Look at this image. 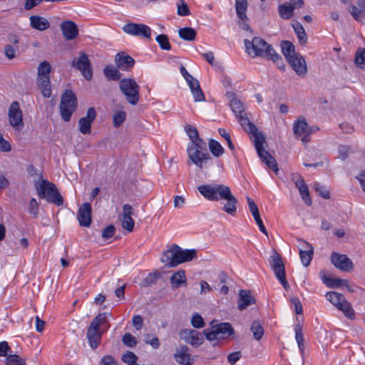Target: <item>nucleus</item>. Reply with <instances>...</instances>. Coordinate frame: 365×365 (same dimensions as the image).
Here are the masks:
<instances>
[{
  "instance_id": "13",
  "label": "nucleus",
  "mask_w": 365,
  "mask_h": 365,
  "mask_svg": "<svg viewBox=\"0 0 365 365\" xmlns=\"http://www.w3.org/2000/svg\"><path fill=\"white\" fill-rule=\"evenodd\" d=\"M291 179L298 188L300 195L304 203L308 206L312 205V200L309 197V192L307 185L299 173H295L291 175Z\"/></svg>"
},
{
  "instance_id": "21",
  "label": "nucleus",
  "mask_w": 365,
  "mask_h": 365,
  "mask_svg": "<svg viewBox=\"0 0 365 365\" xmlns=\"http://www.w3.org/2000/svg\"><path fill=\"white\" fill-rule=\"evenodd\" d=\"M61 29L66 40H73L78 34V27L72 21H63L61 25Z\"/></svg>"
},
{
  "instance_id": "16",
  "label": "nucleus",
  "mask_w": 365,
  "mask_h": 365,
  "mask_svg": "<svg viewBox=\"0 0 365 365\" xmlns=\"http://www.w3.org/2000/svg\"><path fill=\"white\" fill-rule=\"evenodd\" d=\"M134 58L125 52H119L115 56L116 67L123 71H130L135 65Z\"/></svg>"
},
{
  "instance_id": "12",
  "label": "nucleus",
  "mask_w": 365,
  "mask_h": 365,
  "mask_svg": "<svg viewBox=\"0 0 365 365\" xmlns=\"http://www.w3.org/2000/svg\"><path fill=\"white\" fill-rule=\"evenodd\" d=\"M123 30L128 34L150 38L151 29L145 24L129 23L123 26Z\"/></svg>"
},
{
  "instance_id": "38",
  "label": "nucleus",
  "mask_w": 365,
  "mask_h": 365,
  "mask_svg": "<svg viewBox=\"0 0 365 365\" xmlns=\"http://www.w3.org/2000/svg\"><path fill=\"white\" fill-rule=\"evenodd\" d=\"M178 34L180 37L185 41H193L196 37V31L191 27L180 29L178 31Z\"/></svg>"
},
{
  "instance_id": "46",
  "label": "nucleus",
  "mask_w": 365,
  "mask_h": 365,
  "mask_svg": "<svg viewBox=\"0 0 365 365\" xmlns=\"http://www.w3.org/2000/svg\"><path fill=\"white\" fill-rule=\"evenodd\" d=\"M266 59L272 60L281 71L285 70V64L281 56L274 50Z\"/></svg>"
},
{
  "instance_id": "52",
  "label": "nucleus",
  "mask_w": 365,
  "mask_h": 365,
  "mask_svg": "<svg viewBox=\"0 0 365 365\" xmlns=\"http://www.w3.org/2000/svg\"><path fill=\"white\" fill-rule=\"evenodd\" d=\"M126 118V113L120 110L118 111L113 115V125L118 128L122 125Z\"/></svg>"
},
{
  "instance_id": "27",
  "label": "nucleus",
  "mask_w": 365,
  "mask_h": 365,
  "mask_svg": "<svg viewBox=\"0 0 365 365\" xmlns=\"http://www.w3.org/2000/svg\"><path fill=\"white\" fill-rule=\"evenodd\" d=\"M322 280L323 283L327 287H328L329 288H337V287H339L343 285H344L347 287H349V285H348L349 282L346 279H341L339 278H333L331 277L323 275L322 277Z\"/></svg>"
},
{
  "instance_id": "24",
  "label": "nucleus",
  "mask_w": 365,
  "mask_h": 365,
  "mask_svg": "<svg viewBox=\"0 0 365 365\" xmlns=\"http://www.w3.org/2000/svg\"><path fill=\"white\" fill-rule=\"evenodd\" d=\"M102 333L100 330L96 329V328L88 327L86 336L92 349H96L100 344Z\"/></svg>"
},
{
  "instance_id": "37",
  "label": "nucleus",
  "mask_w": 365,
  "mask_h": 365,
  "mask_svg": "<svg viewBox=\"0 0 365 365\" xmlns=\"http://www.w3.org/2000/svg\"><path fill=\"white\" fill-rule=\"evenodd\" d=\"M296 8L287 4H280L278 9L279 14L282 19H289L293 15L294 9Z\"/></svg>"
},
{
  "instance_id": "63",
  "label": "nucleus",
  "mask_w": 365,
  "mask_h": 365,
  "mask_svg": "<svg viewBox=\"0 0 365 365\" xmlns=\"http://www.w3.org/2000/svg\"><path fill=\"white\" fill-rule=\"evenodd\" d=\"M339 158L344 160L349 157L350 147L347 145H339L338 148Z\"/></svg>"
},
{
  "instance_id": "43",
  "label": "nucleus",
  "mask_w": 365,
  "mask_h": 365,
  "mask_svg": "<svg viewBox=\"0 0 365 365\" xmlns=\"http://www.w3.org/2000/svg\"><path fill=\"white\" fill-rule=\"evenodd\" d=\"M354 62L360 68H365V49L359 47L355 53Z\"/></svg>"
},
{
  "instance_id": "20",
  "label": "nucleus",
  "mask_w": 365,
  "mask_h": 365,
  "mask_svg": "<svg viewBox=\"0 0 365 365\" xmlns=\"http://www.w3.org/2000/svg\"><path fill=\"white\" fill-rule=\"evenodd\" d=\"M186 345L180 346L174 354L175 360L181 365H191L194 363V357L188 353Z\"/></svg>"
},
{
  "instance_id": "45",
  "label": "nucleus",
  "mask_w": 365,
  "mask_h": 365,
  "mask_svg": "<svg viewBox=\"0 0 365 365\" xmlns=\"http://www.w3.org/2000/svg\"><path fill=\"white\" fill-rule=\"evenodd\" d=\"M110 314H108L107 312L100 313L98 314L91 322L89 327L96 328V329L99 330V327L101 325L103 324L106 322L107 315Z\"/></svg>"
},
{
  "instance_id": "33",
  "label": "nucleus",
  "mask_w": 365,
  "mask_h": 365,
  "mask_svg": "<svg viewBox=\"0 0 365 365\" xmlns=\"http://www.w3.org/2000/svg\"><path fill=\"white\" fill-rule=\"evenodd\" d=\"M293 29L297 36L300 45L304 46L307 43V35L302 25L299 22L293 24Z\"/></svg>"
},
{
  "instance_id": "29",
  "label": "nucleus",
  "mask_w": 365,
  "mask_h": 365,
  "mask_svg": "<svg viewBox=\"0 0 365 365\" xmlns=\"http://www.w3.org/2000/svg\"><path fill=\"white\" fill-rule=\"evenodd\" d=\"M293 130L296 137H299L308 132V123L304 118L300 117L298 118L294 123Z\"/></svg>"
},
{
  "instance_id": "7",
  "label": "nucleus",
  "mask_w": 365,
  "mask_h": 365,
  "mask_svg": "<svg viewBox=\"0 0 365 365\" xmlns=\"http://www.w3.org/2000/svg\"><path fill=\"white\" fill-rule=\"evenodd\" d=\"M119 88L130 104L135 106L138 103L140 86L134 79L130 78L120 79Z\"/></svg>"
},
{
  "instance_id": "1",
  "label": "nucleus",
  "mask_w": 365,
  "mask_h": 365,
  "mask_svg": "<svg viewBox=\"0 0 365 365\" xmlns=\"http://www.w3.org/2000/svg\"><path fill=\"white\" fill-rule=\"evenodd\" d=\"M199 192L210 201L225 200L222 210L234 216L237 212V199L232 195L230 188L223 184H207L197 187Z\"/></svg>"
},
{
  "instance_id": "58",
  "label": "nucleus",
  "mask_w": 365,
  "mask_h": 365,
  "mask_svg": "<svg viewBox=\"0 0 365 365\" xmlns=\"http://www.w3.org/2000/svg\"><path fill=\"white\" fill-rule=\"evenodd\" d=\"M191 324L195 328H202L205 326V322L202 317L197 313H195L192 319Z\"/></svg>"
},
{
  "instance_id": "34",
  "label": "nucleus",
  "mask_w": 365,
  "mask_h": 365,
  "mask_svg": "<svg viewBox=\"0 0 365 365\" xmlns=\"http://www.w3.org/2000/svg\"><path fill=\"white\" fill-rule=\"evenodd\" d=\"M215 328L218 334H222V337L230 336L234 333V329L232 325L228 322H222L216 325Z\"/></svg>"
},
{
  "instance_id": "54",
  "label": "nucleus",
  "mask_w": 365,
  "mask_h": 365,
  "mask_svg": "<svg viewBox=\"0 0 365 365\" xmlns=\"http://www.w3.org/2000/svg\"><path fill=\"white\" fill-rule=\"evenodd\" d=\"M123 343L128 347H134L137 344V340L130 333H125L122 338Z\"/></svg>"
},
{
  "instance_id": "26",
  "label": "nucleus",
  "mask_w": 365,
  "mask_h": 365,
  "mask_svg": "<svg viewBox=\"0 0 365 365\" xmlns=\"http://www.w3.org/2000/svg\"><path fill=\"white\" fill-rule=\"evenodd\" d=\"M304 245L305 250H300L299 257L304 267H308L310 264V262L312 259L313 247L310 244L307 242H304Z\"/></svg>"
},
{
  "instance_id": "4",
  "label": "nucleus",
  "mask_w": 365,
  "mask_h": 365,
  "mask_svg": "<svg viewBox=\"0 0 365 365\" xmlns=\"http://www.w3.org/2000/svg\"><path fill=\"white\" fill-rule=\"evenodd\" d=\"M244 43L247 52L252 57L259 56L267 58L274 50L272 45L260 37H254L252 41L245 39Z\"/></svg>"
},
{
  "instance_id": "50",
  "label": "nucleus",
  "mask_w": 365,
  "mask_h": 365,
  "mask_svg": "<svg viewBox=\"0 0 365 365\" xmlns=\"http://www.w3.org/2000/svg\"><path fill=\"white\" fill-rule=\"evenodd\" d=\"M185 130L192 142L195 140L202 142V139L199 138V133L195 127L188 124L185 126Z\"/></svg>"
},
{
  "instance_id": "11",
  "label": "nucleus",
  "mask_w": 365,
  "mask_h": 365,
  "mask_svg": "<svg viewBox=\"0 0 365 365\" xmlns=\"http://www.w3.org/2000/svg\"><path fill=\"white\" fill-rule=\"evenodd\" d=\"M9 118L11 126L20 130L24 127L23 114L19 102L14 101L9 108Z\"/></svg>"
},
{
  "instance_id": "17",
  "label": "nucleus",
  "mask_w": 365,
  "mask_h": 365,
  "mask_svg": "<svg viewBox=\"0 0 365 365\" xmlns=\"http://www.w3.org/2000/svg\"><path fill=\"white\" fill-rule=\"evenodd\" d=\"M63 197L58 190L56 185L47 180V202L52 203L57 207L63 205Z\"/></svg>"
},
{
  "instance_id": "61",
  "label": "nucleus",
  "mask_w": 365,
  "mask_h": 365,
  "mask_svg": "<svg viewBox=\"0 0 365 365\" xmlns=\"http://www.w3.org/2000/svg\"><path fill=\"white\" fill-rule=\"evenodd\" d=\"M36 187L38 196L41 198L46 197V180L42 179L39 185L36 182Z\"/></svg>"
},
{
  "instance_id": "56",
  "label": "nucleus",
  "mask_w": 365,
  "mask_h": 365,
  "mask_svg": "<svg viewBox=\"0 0 365 365\" xmlns=\"http://www.w3.org/2000/svg\"><path fill=\"white\" fill-rule=\"evenodd\" d=\"M314 188L316 190V192H319V195L322 196L323 198H330V193L329 190H327L325 187L321 185L319 182L314 183Z\"/></svg>"
},
{
  "instance_id": "28",
  "label": "nucleus",
  "mask_w": 365,
  "mask_h": 365,
  "mask_svg": "<svg viewBox=\"0 0 365 365\" xmlns=\"http://www.w3.org/2000/svg\"><path fill=\"white\" fill-rule=\"evenodd\" d=\"M103 74L108 81H118L122 74L117 67L113 65H108L103 68Z\"/></svg>"
},
{
  "instance_id": "44",
  "label": "nucleus",
  "mask_w": 365,
  "mask_h": 365,
  "mask_svg": "<svg viewBox=\"0 0 365 365\" xmlns=\"http://www.w3.org/2000/svg\"><path fill=\"white\" fill-rule=\"evenodd\" d=\"M30 21L32 28L40 31L46 30V21H43V18L38 16H31Z\"/></svg>"
},
{
  "instance_id": "42",
  "label": "nucleus",
  "mask_w": 365,
  "mask_h": 365,
  "mask_svg": "<svg viewBox=\"0 0 365 365\" xmlns=\"http://www.w3.org/2000/svg\"><path fill=\"white\" fill-rule=\"evenodd\" d=\"M349 9L351 15L356 21L361 23H365V16L364 15V13H365L364 11H361V9L353 4L349 6Z\"/></svg>"
},
{
  "instance_id": "36",
  "label": "nucleus",
  "mask_w": 365,
  "mask_h": 365,
  "mask_svg": "<svg viewBox=\"0 0 365 365\" xmlns=\"http://www.w3.org/2000/svg\"><path fill=\"white\" fill-rule=\"evenodd\" d=\"M282 50L284 55L287 61H288L289 57H294L297 53L295 52V48L293 43L288 41H284L282 42Z\"/></svg>"
},
{
  "instance_id": "8",
  "label": "nucleus",
  "mask_w": 365,
  "mask_h": 365,
  "mask_svg": "<svg viewBox=\"0 0 365 365\" xmlns=\"http://www.w3.org/2000/svg\"><path fill=\"white\" fill-rule=\"evenodd\" d=\"M230 106L232 112L235 114L236 118L238 119L241 126L245 131L248 133H255L257 131V128L251 123L247 118L241 101L236 98H233L230 101Z\"/></svg>"
},
{
  "instance_id": "6",
  "label": "nucleus",
  "mask_w": 365,
  "mask_h": 365,
  "mask_svg": "<svg viewBox=\"0 0 365 365\" xmlns=\"http://www.w3.org/2000/svg\"><path fill=\"white\" fill-rule=\"evenodd\" d=\"M76 108L77 98L76 94L71 90L66 89L62 94L60 103V113L62 119L68 122Z\"/></svg>"
},
{
  "instance_id": "40",
  "label": "nucleus",
  "mask_w": 365,
  "mask_h": 365,
  "mask_svg": "<svg viewBox=\"0 0 365 365\" xmlns=\"http://www.w3.org/2000/svg\"><path fill=\"white\" fill-rule=\"evenodd\" d=\"M326 298L334 307H337L340 304V303L344 299L345 297L344 294L336 292H328L326 294Z\"/></svg>"
},
{
  "instance_id": "32",
  "label": "nucleus",
  "mask_w": 365,
  "mask_h": 365,
  "mask_svg": "<svg viewBox=\"0 0 365 365\" xmlns=\"http://www.w3.org/2000/svg\"><path fill=\"white\" fill-rule=\"evenodd\" d=\"M295 339L302 358L304 356V336L302 332V327L299 324H297L294 327Z\"/></svg>"
},
{
  "instance_id": "51",
  "label": "nucleus",
  "mask_w": 365,
  "mask_h": 365,
  "mask_svg": "<svg viewBox=\"0 0 365 365\" xmlns=\"http://www.w3.org/2000/svg\"><path fill=\"white\" fill-rule=\"evenodd\" d=\"M6 365H25L24 361L16 354H11L7 356L6 359Z\"/></svg>"
},
{
  "instance_id": "55",
  "label": "nucleus",
  "mask_w": 365,
  "mask_h": 365,
  "mask_svg": "<svg viewBox=\"0 0 365 365\" xmlns=\"http://www.w3.org/2000/svg\"><path fill=\"white\" fill-rule=\"evenodd\" d=\"M218 133L227 141L228 148L231 150H235V145H234V144L232 142L231 136H230V133H227L225 129L222 128L218 129Z\"/></svg>"
},
{
  "instance_id": "47",
  "label": "nucleus",
  "mask_w": 365,
  "mask_h": 365,
  "mask_svg": "<svg viewBox=\"0 0 365 365\" xmlns=\"http://www.w3.org/2000/svg\"><path fill=\"white\" fill-rule=\"evenodd\" d=\"M155 40L162 50L170 51L171 49V45L167 35H158Z\"/></svg>"
},
{
  "instance_id": "30",
  "label": "nucleus",
  "mask_w": 365,
  "mask_h": 365,
  "mask_svg": "<svg viewBox=\"0 0 365 365\" xmlns=\"http://www.w3.org/2000/svg\"><path fill=\"white\" fill-rule=\"evenodd\" d=\"M336 308L341 311L348 319H354L355 318V312L351 304L346 299V298H344Z\"/></svg>"
},
{
  "instance_id": "53",
  "label": "nucleus",
  "mask_w": 365,
  "mask_h": 365,
  "mask_svg": "<svg viewBox=\"0 0 365 365\" xmlns=\"http://www.w3.org/2000/svg\"><path fill=\"white\" fill-rule=\"evenodd\" d=\"M178 14L181 16L190 15V11L187 4L183 1L180 0L178 4Z\"/></svg>"
},
{
  "instance_id": "10",
  "label": "nucleus",
  "mask_w": 365,
  "mask_h": 365,
  "mask_svg": "<svg viewBox=\"0 0 365 365\" xmlns=\"http://www.w3.org/2000/svg\"><path fill=\"white\" fill-rule=\"evenodd\" d=\"M71 65V67L79 71L87 81L92 79L93 67L88 55L85 52L81 51L78 56L72 60Z\"/></svg>"
},
{
  "instance_id": "41",
  "label": "nucleus",
  "mask_w": 365,
  "mask_h": 365,
  "mask_svg": "<svg viewBox=\"0 0 365 365\" xmlns=\"http://www.w3.org/2000/svg\"><path fill=\"white\" fill-rule=\"evenodd\" d=\"M208 144L210 150L215 157L218 158L224 153L225 149L218 141L210 139Z\"/></svg>"
},
{
  "instance_id": "9",
  "label": "nucleus",
  "mask_w": 365,
  "mask_h": 365,
  "mask_svg": "<svg viewBox=\"0 0 365 365\" xmlns=\"http://www.w3.org/2000/svg\"><path fill=\"white\" fill-rule=\"evenodd\" d=\"M269 261L275 277L280 282L283 287L288 290L290 286L286 279L284 264L281 255L276 250H274L273 255L270 257Z\"/></svg>"
},
{
  "instance_id": "22",
  "label": "nucleus",
  "mask_w": 365,
  "mask_h": 365,
  "mask_svg": "<svg viewBox=\"0 0 365 365\" xmlns=\"http://www.w3.org/2000/svg\"><path fill=\"white\" fill-rule=\"evenodd\" d=\"M256 300L252 295L251 291L247 289H241L239 292V300L237 307L240 310H244L247 307L255 304Z\"/></svg>"
},
{
  "instance_id": "5",
  "label": "nucleus",
  "mask_w": 365,
  "mask_h": 365,
  "mask_svg": "<svg viewBox=\"0 0 365 365\" xmlns=\"http://www.w3.org/2000/svg\"><path fill=\"white\" fill-rule=\"evenodd\" d=\"M250 133L252 134L255 138V147L262 161L264 162L269 168L277 174L279 169L275 159L263 148V144L264 143V136L259 133L258 130L255 133Z\"/></svg>"
},
{
  "instance_id": "64",
  "label": "nucleus",
  "mask_w": 365,
  "mask_h": 365,
  "mask_svg": "<svg viewBox=\"0 0 365 365\" xmlns=\"http://www.w3.org/2000/svg\"><path fill=\"white\" fill-rule=\"evenodd\" d=\"M291 303L294 306L295 312L297 314H302L303 309L299 299L297 297H293L290 299Z\"/></svg>"
},
{
  "instance_id": "19",
  "label": "nucleus",
  "mask_w": 365,
  "mask_h": 365,
  "mask_svg": "<svg viewBox=\"0 0 365 365\" xmlns=\"http://www.w3.org/2000/svg\"><path fill=\"white\" fill-rule=\"evenodd\" d=\"M288 63L298 76L304 77L307 74V63L300 54H297L294 57H289Z\"/></svg>"
},
{
  "instance_id": "57",
  "label": "nucleus",
  "mask_w": 365,
  "mask_h": 365,
  "mask_svg": "<svg viewBox=\"0 0 365 365\" xmlns=\"http://www.w3.org/2000/svg\"><path fill=\"white\" fill-rule=\"evenodd\" d=\"M115 232V227L113 225H108L102 231V237L104 240L111 238Z\"/></svg>"
},
{
  "instance_id": "35",
  "label": "nucleus",
  "mask_w": 365,
  "mask_h": 365,
  "mask_svg": "<svg viewBox=\"0 0 365 365\" xmlns=\"http://www.w3.org/2000/svg\"><path fill=\"white\" fill-rule=\"evenodd\" d=\"M247 8V0H235L236 13L239 19L245 20L247 19L246 11Z\"/></svg>"
},
{
  "instance_id": "14",
  "label": "nucleus",
  "mask_w": 365,
  "mask_h": 365,
  "mask_svg": "<svg viewBox=\"0 0 365 365\" xmlns=\"http://www.w3.org/2000/svg\"><path fill=\"white\" fill-rule=\"evenodd\" d=\"M96 117V111L95 108L91 107L88 109L86 115L81 118L78 120L79 131L84 134H90L91 132V125Z\"/></svg>"
},
{
  "instance_id": "62",
  "label": "nucleus",
  "mask_w": 365,
  "mask_h": 365,
  "mask_svg": "<svg viewBox=\"0 0 365 365\" xmlns=\"http://www.w3.org/2000/svg\"><path fill=\"white\" fill-rule=\"evenodd\" d=\"M191 93L193 96L195 101L199 102L205 100V95L200 88V86H199V88L194 89L191 91Z\"/></svg>"
},
{
  "instance_id": "59",
  "label": "nucleus",
  "mask_w": 365,
  "mask_h": 365,
  "mask_svg": "<svg viewBox=\"0 0 365 365\" xmlns=\"http://www.w3.org/2000/svg\"><path fill=\"white\" fill-rule=\"evenodd\" d=\"M134 224H135L134 220H133V218L131 217H123L122 226L126 230H128L129 232L133 231Z\"/></svg>"
},
{
  "instance_id": "49",
  "label": "nucleus",
  "mask_w": 365,
  "mask_h": 365,
  "mask_svg": "<svg viewBox=\"0 0 365 365\" xmlns=\"http://www.w3.org/2000/svg\"><path fill=\"white\" fill-rule=\"evenodd\" d=\"M122 361L128 365L138 364V356L132 351H128L121 357Z\"/></svg>"
},
{
  "instance_id": "3",
  "label": "nucleus",
  "mask_w": 365,
  "mask_h": 365,
  "mask_svg": "<svg viewBox=\"0 0 365 365\" xmlns=\"http://www.w3.org/2000/svg\"><path fill=\"white\" fill-rule=\"evenodd\" d=\"M204 149L206 150V144L202 140V142L198 140H193L187 148L189 158L200 169L212 160V157L207 152H202Z\"/></svg>"
},
{
  "instance_id": "48",
  "label": "nucleus",
  "mask_w": 365,
  "mask_h": 365,
  "mask_svg": "<svg viewBox=\"0 0 365 365\" xmlns=\"http://www.w3.org/2000/svg\"><path fill=\"white\" fill-rule=\"evenodd\" d=\"M203 341L204 338L201 333L194 329L193 334L191 335L187 343L193 346H198L203 343Z\"/></svg>"
},
{
  "instance_id": "15",
  "label": "nucleus",
  "mask_w": 365,
  "mask_h": 365,
  "mask_svg": "<svg viewBox=\"0 0 365 365\" xmlns=\"http://www.w3.org/2000/svg\"><path fill=\"white\" fill-rule=\"evenodd\" d=\"M330 260L335 267L342 271H349L353 267L351 260L345 255L332 252Z\"/></svg>"
},
{
  "instance_id": "23",
  "label": "nucleus",
  "mask_w": 365,
  "mask_h": 365,
  "mask_svg": "<svg viewBox=\"0 0 365 365\" xmlns=\"http://www.w3.org/2000/svg\"><path fill=\"white\" fill-rule=\"evenodd\" d=\"M37 85L41 90L42 97L46 98V60L40 63L36 78Z\"/></svg>"
},
{
  "instance_id": "31",
  "label": "nucleus",
  "mask_w": 365,
  "mask_h": 365,
  "mask_svg": "<svg viewBox=\"0 0 365 365\" xmlns=\"http://www.w3.org/2000/svg\"><path fill=\"white\" fill-rule=\"evenodd\" d=\"M336 308L341 311L348 319H354L355 318V312L351 304L346 299V298H344Z\"/></svg>"
},
{
  "instance_id": "39",
  "label": "nucleus",
  "mask_w": 365,
  "mask_h": 365,
  "mask_svg": "<svg viewBox=\"0 0 365 365\" xmlns=\"http://www.w3.org/2000/svg\"><path fill=\"white\" fill-rule=\"evenodd\" d=\"M250 330L253 334L254 339L255 340H260L264 333V329L259 320H255L250 327Z\"/></svg>"
},
{
  "instance_id": "18",
  "label": "nucleus",
  "mask_w": 365,
  "mask_h": 365,
  "mask_svg": "<svg viewBox=\"0 0 365 365\" xmlns=\"http://www.w3.org/2000/svg\"><path fill=\"white\" fill-rule=\"evenodd\" d=\"M92 208L89 202L83 203L78 210L77 217L79 224L83 227H89L91 224Z\"/></svg>"
},
{
  "instance_id": "2",
  "label": "nucleus",
  "mask_w": 365,
  "mask_h": 365,
  "mask_svg": "<svg viewBox=\"0 0 365 365\" xmlns=\"http://www.w3.org/2000/svg\"><path fill=\"white\" fill-rule=\"evenodd\" d=\"M197 257L195 250H182L176 244H173L163 252L161 262L168 267H176L183 262H190Z\"/></svg>"
},
{
  "instance_id": "60",
  "label": "nucleus",
  "mask_w": 365,
  "mask_h": 365,
  "mask_svg": "<svg viewBox=\"0 0 365 365\" xmlns=\"http://www.w3.org/2000/svg\"><path fill=\"white\" fill-rule=\"evenodd\" d=\"M98 365H118V363L113 356L106 355L101 358Z\"/></svg>"
},
{
  "instance_id": "25",
  "label": "nucleus",
  "mask_w": 365,
  "mask_h": 365,
  "mask_svg": "<svg viewBox=\"0 0 365 365\" xmlns=\"http://www.w3.org/2000/svg\"><path fill=\"white\" fill-rule=\"evenodd\" d=\"M171 287L173 289L180 287L182 285H186L187 279L185 272L183 269H180L175 272L170 279Z\"/></svg>"
}]
</instances>
